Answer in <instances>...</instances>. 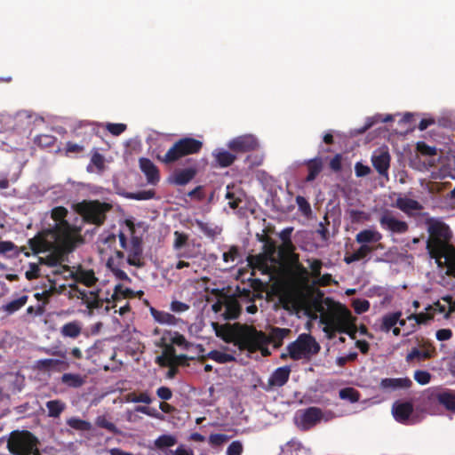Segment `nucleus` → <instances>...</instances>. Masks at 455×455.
<instances>
[{
    "label": "nucleus",
    "instance_id": "nucleus-42",
    "mask_svg": "<svg viewBox=\"0 0 455 455\" xmlns=\"http://www.w3.org/2000/svg\"><path fill=\"white\" fill-rule=\"evenodd\" d=\"M176 443L177 438L172 435H162L155 440V446L159 450L172 447Z\"/></svg>",
    "mask_w": 455,
    "mask_h": 455
},
{
    "label": "nucleus",
    "instance_id": "nucleus-23",
    "mask_svg": "<svg viewBox=\"0 0 455 455\" xmlns=\"http://www.w3.org/2000/svg\"><path fill=\"white\" fill-rule=\"evenodd\" d=\"M423 347V350H419L416 347L412 348L406 355V361L411 362L415 359L418 361H423L432 358L435 352V347L429 342H425Z\"/></svg>",
    "mask_w": 455,
    "mask_h": 455
},
{
    "label": "nucleus",
    "instance_id": "nucleus-21",
    "mask_svg": "<svg viewBox=\"0 0 455 455\" xmlns=\"http://www.w3.org/2000/svg\"><path fill=\"white\" fill-rule=\"evenodd\" d=\"M394 418L400 423L409 420L413 412V404L411 402H395L392 407Z\"/></svg>",
    "mask_w": 455,
    "mask_h": 455
},
{
    "label": "nucleus",
    "instance_id": "nucleus-52",
    "mask_svg": "<svg viewBox=\"0 0 455 455\" xmlns=\"http://www.w3.org/2000/svg\"><path fill=\"white\" fill-rule=\"evenodd\" d=\"M56 292L55 285H52L50 289L44 290L42 292L35 293L34 297L38 300L42 301L41 305L46 306L49 303L51 297Z\"/></svg>",
    "mask_w": 455,
    "mask_h": 455
},
{
    "label": "nucleus",
    "instance_id": "nucleus-15",
    "mask_svg": "<svg viewBox=\"0 0 455 455\" xmlns=\"http://www.w3.org/2000/svg\"><path fill=\"white\" fill-rule=\"evenodd\" d=\"M259 148L257 139L252 135H243L235 138L228 143V148L237 153H246Z\"/></svg>",
    "mask_w": 455,
    "mask_h": 455
},
{
    "label": "nucleus",
    "instance_id": "nucleus-55",
    "mask_svg": "<svg viewBox=\"0 0 455 455\" xmlns=\"http://www.w3.org/2000/svg\"><path fill=\"white\" fill-rule=\"evenodd\" d=\"M155 191L153 189L150 190H141L134 193H129L127 197L130 199H134L138 201L141 200H149L155 196Z\"/></svg>",
    "mask_w": 455,
    "mask_h": 455
},
{
    "label": "nucleus",
    "instance_id": "nucleus-6",
    "mask_svg": "<svg viewBox=\"0 0 455 455\" xmlns=\"http://www.w3.org/2000/svg\"><path fill=\"white\" fill-rule=\"evenodd\" d=\"M38 439L28 430L12 431L7 441V448L13 455H41Z\"/></svg>",
    "mask_w": 455,
    "mask_h": 455
},
{
    "label": "nucleus",
    "instance_id": "nucleus-37",
    "mask_svg": "<svg viewBox=\"0 0 455 455\" xmlns=\"http://www.w3.org/2000/svg\"><path fill=\"white\" fill-rule=\"evenodd\" d=\"M76 281L87 287H92L98 281L92 270H81L76 274Z\"/></svg>",
    "mask_w": 455,
    "mask_h": 455
},
{
    "label": "nucleus",
    "instance_id": "nucleus-49",
    "mask_svg": "<svg viewBox=\"0 0 455 455\" xmlns=\"http://www.w3.org/2000/svg\"><path fill=\"white\" fill-rule=\"evenodd\" d=\"M56 140V137L50 134H40L35 138V143L41 148H51Z\"/></svg>",
    "mask_w": 455,
    "mask_h": 455
},
{
    "label": "nucleus",
    "instance_id": "nucleus-2",
    "mask_svg": "<svg viewBox=\"0 0 455 455\" xmlns=\"http://www.w3.org/2000/svg\"><path fill=\"white\" fill-rule=\"evenodd\" d=\"M425 223L429 235L427 241L428 254L439 266H442L443 259L447 275L455 277V248L451 244L452 231L439 219L427 218Z\"/></svg>",
    "mask_w": 455,
    "mask_h": 455
},
{
    "label": "nucleus",
    "instance_id": "nucleus-1",
    "mask_svg": "<svg viewBox=\"0 0 455 455\" xmlns=\"http://www.w3.org/2000/svg\"><path fill=\"white\" fill-rule=\"evenodd\" d=\"M216 328V334L228 343H234L240 350H247L254 353L262 348L263 346L273 343L275 347L283 345V340L291 332L290 329L273 327L269 335L258 331L254 326L241 324L213 323Z\"/></svg>",
    "mask_w": 455,
    "mask_h": 455
},
{
    "label": "nucleus",
    "instance_id": "nucleus-58",
    "mask_svg": "<svg viewBox=\"0 0 455 455\" xmlns=\"http://www.w3.org/2000/svg\"><path fill=\"white\" fill-rule=\"evenodd\" d=\"M188 240V235L185 233L175 231L174 232V242H173V248L174 250H180L183 246L186 245L187 242Z\"/></svg>",
    "mask_w": 455,
    "mask_h": 455
},
{
    "label": "nucleus",
    "instance_id": "nucleus-25",
    "mask_svg": "<svg viewBox=\"0 0 455 455\" xmlns=\"http://www.w3.org/2000/svg\"><path fill=\"white\" fill-rule=\"evenodd\" d=\"M248 260L249 265L252 268H256L261 271L263 274H269L271 272V267L269 263H273L274 261L264 254L259 253L257 255L250 256Z\"/></svg>",
    "mask_w": 455,
    "mask_h": 455
},
{
    "label": "nucleus",
    "instance_id": "nucleus-39",
    "mask_svg": "<svg viewBox=\"0 0 455 455\" xmlns=\"http://www.w3.org/2000/svg\"><path fill=\"white\" fill-rule=\"evenodd\" d=\"M107 266L118 280L126 281L129 283L132 282V279L128 276V275L120 268V263H116L113 258L108 259Z\"/></svg>",
    "mask_w": 455,
    "mask_h": 455
},
{
    "label": "nucleus",
    "instance_id": "nucleus-35",
    "mask_svg": "<svg viewBox=\"0 0 455 455\" xmlns=\"http://www.w3.org/2000/svg\"><path fill=\"white\" fill-rule=\"evenodd\" d=\"M401 315H402L401 311H396V312H393V313L385 315L382 317V321H381V324H380V331H385V332L390 331L391 329L397 324Z\"/></svg>",
    "mask_w": 455,
    "mask_h": 455
},
{
    "label": "nucleus",
    "instance_id": "nucleus-40",
    "mask_svg": "<svg viewBox=\"0 0 455 455\" xmlns=\"http://www.w3.org/2000/svg\"><path fill=\"white\" fill-rule=\"evenodd\" d=\"M291 263L293 267V275H296L299 278H301L305 281L308 278V271L307 269L299 262V255L294 254L292 255V259L291 260Z\"/></svg>",
    "mask_w": 455,
    "mask_h": 455
},
{
    "label": "nucleus",
    "instance_id": "nucleus-64",
    "mask_svg": "<svg viewBox=\"0 0 455 455\" xmlns=\"http://www.w3.org/2000/svg\"><path fill=\"white\" fill-rule=\"evenodd\" d=\"M243 451L242 443L240 441H234L228 445L226 453L227 455H242Z\"/></svg>",
    "mask_w": 455,
    "mask_h": 455
},
{
    "label": "nucleus",
    "instance_id": "nucleus-60",
    "mask_svg": "<svg viewBox=\"0 0 455 455\" xmlns=\"http://www.w3.org/2000/svg\"><path fill=\"white\" fill-rule=\"evenodd\" d=\"M295 246L292 241H285L282 242V245L279 248V253L281 256H290L291 260L292 259V255H294Z\"/></svg>",
    "mask_w": 455,
    "mask_h": 455
},
{
    "label": "nucleus",
    "instance_id": "nucleus-20",
    "mask_svg": "<svg viewBox=\"0 0 455 455\" xmlns=\"http://www.w3.org/2000/svg\"><path fill=\"white\" fill-rule=\"evenodd\" d=\"M139 164L148 183L155 185L160 180L159 170L150 159L140 157Z\"/></svg>",
    "mask_w": 455,
    "mask_h": 455
},
{
    "label": "nucleus",
    "instance_id": "nucleus-31",
    "mask_svg": "<svg viewBox=\"0 0 455 455\" xmlns=\"http://www.w3.org/2000/svg\"><path fill=\"white\" fill-rule=\"evenodd\" d=\"M60 331L62 337L76 339L82 332V324L79 321L68 322L60 328Z\"/></svg>",
    "mask_w": 455,
    "mask_h": 455
},
{
    "label": "nucleus",
    "instance_id": "nucleus-8",
    "mask_svg": "<svg viewBox=\"0 0 455 455\" xmlns=\"http://www.w3.org/2000/svg\"><path fill=\"white\" fill-rule=\"evenodd\" d=\"M443 405L446 410L455 411V390H435L423 396V410L435 413V406Z\"/></svg>",
    "mask_w": 455,
    "mask_h": 455
},
{
    "label": "nucleus",
    "instance_id": "nucleus-51",
    "mask_svg": "<svg viewBox=\"0 0 455 455\" xmlns=\"http://www.w3.org/2000/svg\"><path fill=\"white\" fill-rule=\"evenodd\" d=\"M95 424L97 427L107 429L111 433H117V428L116 425L110 422L105 415L98 416L96 418Z\"/></svg>",
    "mask_w": 455,
    "mask_h": 455
},
{
    "label": "nucleus",
    "instance_id": "nucleus-10",
    "mask_svg": "<svg viewBox=\"0 0 455 455\" xmlns=\"http://www.w3.org/2000/svg\"><path fill=\"white\" fill-rule=\"evenodd\" d=\"M289 355L293 360H299L309 355H315L320 351V346L309 334H301L288 345Z\"/></svg>",
    "mask_w": 455,
    "mask_h": 455
},
{
    "label": "nucleus",
    "instance_id": "nucleus-43",
    "mask_svg": "<svg viewBox=\"0 0 455 455\" xmlns=\"http://www.w3.org/2000/svg\"><path fill=\"white\" fill-rule=\"evenodd\" d=\"M67 425L73 429L80 431H90L92 429V424L89 421L76 417L68 419Z\"/></svg>",
    "mask_w": 455,
    "mask_h": 455
},
{
    "label": "nucleus",
    "instance_id": "nucleus-9",
    "mask_svg": "<svg viewBox=\"0 0 455 455\" xmlns=\"http://www.w3.org/2000/svg\"><path fill=\"white\" fill-rule=\"evenodd\" d=\"M354 320L351 312L345 306L339 304L338 310L331 313L323 322L325 327L323 331L328 334L330 339L335 336V332L343 333L348 331L347 329Z\"/></svg>",
    "mask_w": 455,
    "mask_h": 455
},
{
    "label": "nucleus",
    "instance_id": "nucleus-61",
    "mask_svg": "<svg viewBox=\"0 0 455 455\" xmlns=\"http://www.w3.org/2000/svg\"><path fill=\"white\" fill-rule=\"evenodd\" d=\"M276 251V244L275 242L271 239L268 242L265 243L263 244V252L265 256L268 257L270 259H272L274 262L275 261L274 255Z\"/></svg>",
    "mask_w": 455,
    "mask_h": 455
},
{
    "label": "nucleus",
    "instance_id": "nucleus-26",
    "mask_svg": "<svg viewBox=\"0 0 455 455\" xmlns=\"http://www.w3.org/2000/svg\"><path fill=\"white\" fill-rule=\"evenodd\" d=\"M224 307L222 315L226 320L236 319L241 314V305L235 298H228L224 302Z\"/></svg>",
    "mask_w": 455,
    "mask_h": 455
},
{
    "label": "nucleus",
    "instance_id": "nucleus-12",
    "mask_svg": "<svg viewBox=\"0 0 455 455\" xmlns=\"http://www.w3.org/2000/svg\"><path fill=\"white\" fill-rule=\"evenodd\" d=\"M323 411L315 406L299 410L295 416V424L302 431H307L316 426L323 419Z\"/></svg>",
    "mask_w": 455,
    "mask_h": 455
},
{
    "label": "nucleus",
    "instance_id": "nucleus-7",
    "mask_svg": "<svg viewBox=\"0 0 455 455\" xmlns=\"http://www.w3.org/2000/svg\"><path fill=\"white\" fill-rule=\"evenodd\" d=\"M68 212V210L63 206H58L52 210V218L56 221V224L52 228L48 229V235H50L51 238H63L62 229H67L68 235L73 240L84 242L80 234L81 229L70 225L65 220Z\"/></svg>",
    "mask_w": 455,
    "mask_h": 455
},
{
    "label": "nucleus",
    "instance_id": "nucleus-29",
    "mask_svg": "<svg viewBox=\"0 0 455 455\" xmlns=\"http://www.w3.org/2000/svg\"><path fill=\"white\" fill-rule=\"evenodd\" d=\"M134 292L130 288L124 287L123 284L119 283L115 286L112 294L109 293L108 298L110 299V309L116 307V302L124 298H132Z\"/></svg>",
    "mask_w": 455,
    "mask_h": 455
},
{
    "label": "nucleus",
    "instance_id": "nucleus-24",
    "mask_svg": "<svg viewBox=\"0 0 455 455\" xmlns=\"http://www.w3.org/2000/svg\"><path fill=\"white\" fill-rule=\"evenodd\" d=\"M291 368L289 366H283L277 368L270 376L268 385L271 387H283L285 385L290 378Z\"/></svg>",
    "mask_w": 455,
    "mask_h": 455
},
{
    "label": "nucleus",
    "instance_id": "nucleus-27",
    "mask_svg": "<svg viewBox=\"0 0 455 455\" xmlns=\"http://www.w3.org/2000/svg\"><path fill=\"white\" fill-rule=\"evenodd\" d=\"M382 239V235L371 228L361 230L355 235V242L360 244H369L372 243H378Z\"/></svg>",
    "mask_w": 455,
    "mask_h": 455
},
{
    "label": "nucleus",
    "instance_id": "nucleus-22",
    "mask_svg": "<svg viewBox=\"0 0 455 455\" xmlns=\"http://www.w3.org/2000/svg\"><path fill=\"white\" fill-rule=\"evenodd\" d=\"M394 206L408 216H413V211H420L423 209V206L417 200L401 196L395 200Z\"/></svg>",
    "mask_w": 455,
    "mask_h": 455
},
{
    "label": "nucleus",
    "instance_id": "nucleus-4",
    "mask_svg": "<svg viewBox=\"0 0 455 455\" xmlns=\"http://www.w3.org/2000/svg\"><path fill=\"white\" fill-rule=\"evenodd\" d=\"M204 147L202 140L193 137H182L176 140L164 155H156V159L165 165L172 164L183 157L199 154Z\"/></svg>",
    "mask_w": 455,
    "mask_h": 455
},
{
    "label": "nucleus",
    "instance_id": "nucleus-36",
    "mask_svg": "<svg viewBox=\"0 0 455 455\" xmlns=\"http://www.w3.org/2000/svg\"><path fill=\"white\" fill-rule=\"evenodd\" d=\"M28 300V296L22 295L20 298L13 299L2 306L1 310L6 312L8 315H12L23 307Z\"/></svg>",
    "mask_w": 455,
    "mask_h": 455
},
{
    "label": "nucleus",
    "instance_id": "nucleus-48",
    "mask_svg": "<svg viewBox=\"0 0 455 455\" xmlns=\"http://www.w3.org/2000/svg\"><path fill=\"white\" fill-rule=\"evenodd\" d=\"M126 401L130 403H143L146 404H149L152 403L153 399L148 392H141L139 395L136 393H129L126 395Z\"/></svg>",
    "mask_w": 455,
    "mask_h": 455
},
{
    "label": "nucleus",
    "instance_id": "nucleus-44",
    "mask_svg": "<svg viewBox=\"0 0 455 455\" xmlns=\"http://www.w3.org/2000/svg\"><path fill=\"white\" fill-rule=\"evenodd\" d=\"M152 315L160 323H167V324H174L176 318L173 315L164 312V311H158L154 308L151 309Z\"/></svg>",
    "mask_w": 455,
    "mask_h": 455
},
{
    "label": "nucleus",
    "instance_id": "nucleus-62",
    "mask_svg": "<svg viewBox=\"0 0 455 455\" xmlns=\"http://www.w3.org/2000/svg\"><path fill=\"white\" fill-rule=\"evenodd\" d=\"M353 307L357 314H363L370 309V302L367 299H357L353 301Z\"/></svg>",
    "mask_w": 455,
    "mask_h": 455
},
{
    "label": "nucleus",
    "instance_id": "nucleus-14",
    "mask_svg": "<svg viewBox=\"0 0 455 455\" xmlns=\"http://www.w3.org/2000/svg\"><path fill=\"white\" fill-rule=\"evenodd\" d=\"M125 251L128 253L127 263L130 266L136 267H142L144 266L145 263L143 260V246L141 238L133 235Z\"/></svg>",
    "mask_w": 455,
    "mask_h": 455
},
{
    "label": "nucleus",
    "instance_id": "nucleus-34",
    "mask_svg": "<svg viewBox=\"0 0 455 455\" xmlns=\"http://www.w3.org/2000/svg\"><path fill=\"white\" fill-rule=\"evenodd\" d=\"M213 156L217 162V164L220 167H228L233 164L235 160L236 159V156L224 149H220L218 151H215L213 153Z\"/></svg>",
    "mask_w": 455,
    "mask_h": 455
},
{
    "label": "nucleus",
    "instance_id": "nucleus-30",
    "mask_svg": "<svg viewBox=\"0 0 455 455\" xmlns=\"http://www.w3.org/2000/svg\"><path fill=\"white\" fill-rule=\"evenodd\" d=\"M306 165L308 170V174L306 177V181L312 182L316 179V177L320 174V172L323 170V160L320 157L309 159L306 162Z\"/></svg>",
    "mask_w": 455,
    "mask_h": 455
},
{
    "label": "nucleus",
    "instance_id": "nucleus-5",
    "mask_svg": "<svg viewBox=\"0 0 455 455\" xmlns=\"http://www.w3.org/2000/svg\"><path fill=\"white\" fill-rule=\"evenodd\" d=\"M73 208L84 222L100 227L105 223L107 214L113 205L99 200H83L75 204Z\"/></svg>",
    "mask_w": 455,
    "mask_h": 455
},
{
    "label": "nucleus",
    "instance_id": "nucleus-56",
    "mask_svg": "<svg viewBox=\"0 0 455 455\" xmlns=\"http://www.w3.org/2000/svg\"><path fill=\"white\" fill-rule=\"evenodd\" d=\"M307 262L311 269V275L314 278L320 277L323 262L319 259H307Z\"/></svg>",
    "mask_w": 455,
    "mask_h": 455
},
{
    "label": "nucleus",
    "instance_id": "nucleus-38",
    "mask_svg": "<svg viewBox=\"0 0 455 455\" xmlns=\"http://www.w3.org/2000/svg\"><path fill=\"white\" fill-rule=\"evenodd\" d=\"M48 416L58 418L66 408V404L60 400H51L46 403Z\"/></svg>",
    "mask_w": 455,
    "mask_h": 455
},
{
    "label": "nucleus",
    "instance_id": "nucleus-16",
    "mask_svg": "<svg viewBox=\"0 0 455 455\" xmlns=\"http://www.w3.org/2000/svg\"><path fill=\"white\" fill-rule=\"evenodd\" d=\"M391 156L387 148H379L373 152L371 163L381 176H387L390 167Z\"/></svg>",
    "mask_w": 455,
    "mask_h": 455
},
{
    "label": "nucleus",
    "instance_id": "nucleus-33",
    "mask_svg": "<svg viewBox=\"0 0 455 455\" xmlns=\"http://www.w3.org/2000/svg\"><path fill=\"white\" fill-rule=\"evenodd\" d=\"M94 133L95 126L91 123H80L74 129L75 136L83 137V140L84 141L91 140Z\"/></svg>",
    "mask_w": 455,
    "mask_h": 455
},
{
    "label": "nucleus",
    "instance_id": "nucleus-28",
    "mask_svg": "<svg viewBox=\"0 0 455 455\" xmlns=\"http://www.w3.org/2000/svg\"><path fill=\"white\" fill-rule=\"evenodd\" d=\"M412 385L409 378H386L380 382L383 389L408 388Z\"/></svg>",
    "mask_w": 455,
    "mask_h": 455
},
{
    "label": "nucleus",
    "instance_id": "nucleus-45",
    "mask_svg": "<svg viewBox=\"0 0 455 455\" xmlns=\"http://www.w3.org/2000/svg\"><path fill=\"white\" fill-rule=\"evenodd\" d=\"M209 358L219 363H226L235 361L234 355L218 350H212L208 354Z\"/></svg>",
    "mask_w": 455,
    "mask_h": 455
},
{
    "label": "nucleus",
    "instance_id": "nucleus-50",
    "mask_svg": "<svg viewBox=\"0 0 455 455\" xmlns=\"http://www.w3.org/2000/svg\"><path fill=\"white\" fill-rule=\"evenodd\" d=\"M434 313L431 311L420 312L419 314H411L408 316V320H415L418 324H426L434 319Z\"/></svg>",
    "mask_w": 455,
    "mask_h": 455
},
{
    "label": "nucleus",
    "instance_id": "nucleus-47",
    "mask_svg": "<svg viewBox=\"0 0 455 455\" xmlns=\"http://www.w3.org/2000/svg\"><path fill=\"white\" fill-rule=\"evenodd\" d=\"M339 397L350 403H356L360 399V393L354 387H345L339 390Z\"/></svg>",
    "mask_w": 455,
    "mask_h": 455
},
{
    "label": "nucleus",
    "instance_id": "nucleus-59",
    "mask_svg": "<svg viewBox=\"0 0 455 455\" xmlns=\"http://www.w3.org/2000/svg\"><path fill=\"white\" fill-rule=\"evenodd\" d=\"M323 220H324L323 222L319 223L316 232L321 235V238L323 241H327L329 239L328 226L330 225V221H329L327 213L324 215Z\"/></svg>",
    "mask_w": 455,
    "mask_h": 455
},
{
    "label": "nucleus",
    "instance_id": "nucleus-13",
    "mask_svg": "<svg viewBox=\"0 0 455 455\" xmlns=\"http://www.w3.org/2000/svg\"><path fill=\"white\" fill-rule=\"evenodd\" d=\"M380 227L393 234H405L409 230V225L404 220L395 218L394 213L389 210H385L379 219Z\"/></svg>",
    "mask_w": 455,
    "mask_h": 455
},
{
    "label": "nucleus",
    "instance_id": "nucleus-18",
    "mask_svg": "<svg viewBox=\"0 0 455 455\" xmlns=\"http://www.w3.org/2000/svg\"><path fill=\"white\" fill-rule=\"evenodd\" d=\"M69 363L65 360L45 358L35 362V369L39 371H57L60 372L68 370Z\"/></svg>",
    "mask_w": 455,
    "mask_h": 455
},
{
    "label": "nucleus",
    "instance_id": "nucleus-46",
    "mask_svg": "<svg viewBox=\"0 0 455 455\" xmlns=\"http://www.w3.org/2000/svg\"><path fill=\"white\" fill-rule=\"evenodd\" d=\"M314 306L316 308L317 311L322 312L323 310V304L331 307L334 304V301L332 299L326 297L324 298V294L322 291L318 290L316 296L314 299Z\"/></svg>",
    "mask_w": 455,
    "mask_h": 455
},
{
    "label": "nucleus",
    "instance_id": "nucleus-11",
    "mask_svg": "<svg viewBox=\"0 0 455 455\" xmlns=\"http://www.w3.org/2000/svg\"><path fill=\"white\" fill-rule=\"evenodd\" d=\"M72 289L76 292V297L82 299L83 303L86 305V307L90 311L102 308L105 303V310L107 312L110 310V299L108 298L109 291L104 292L101 289L87 291L85 290L79 289L76 286Z\"/></svg>",
    "mask_w": 455,
    "mask_h": 455
},
{
    "label": "nucleus",
    "instance_id": "nucleus-17",
    "mask_svg": "<svg viewBox=\"0 0 455 455\" xmlns=\"http://www.w3.org/2000/svg\"><path fill=\"white\" fill-rule=\"evenodd\" d=\"M28 245L35 254L39 252H46L54 245L53 239L48 235V229L43 233H39L33 238L28 239Z\"/></svg>",
    "mask_w": 455,
    "mask_h": 455
},
{
    "label": "nucleus",
    "instance_id": "nucleus-63",
    "mask_svg": "<svg viewBox=\"0 0 455 455\" xmlns=\"http://www.w3.org/2000/svg\"><path fill=\"white\" fill-rule=\"evenodd\" d=\"M106 129L112 135L119 136L120 134H122L127 129V125L125 124L108 123L106 124Z\"/></svg>",
    "mask_w": 455,
    "mask_h": 455
},
{
    "label": "nucleus",
    "instance_id": "nucleus-3",
    "mask_svg": "<svg viewBox=\"0 0 455 455\" xmlns=\"http://www.w3.org/2000/svg\"><path fill=\"white\" fill-rule=\"evenodd\" d=\"M63 238H52L54 245L49 250V253L44 257H39V263L45 265L50 267H55L52 271L54 275H61L69 268L64 262L68 259V254L72 252L77 243H81V241L73 240L67 234V229H62Z\"/></svg>",
    "mask_w": 455,
    "mask_h": 455
},
{
    "label": "nucleus",
    "instance_id": "nucleus-41",
    "mask_svg": "<svg viewBox=\"0 0 455 455\" xmlns=\"http://www.w3.org/2000/svg\"><path fill=\"white\" fill-rule=\"evenodd\" d=\"M61 382L70 387H80L84 385V380L79 374L64 373L61 377Z\"/></svg>",
    "mask_w": 455,
    "mask_h": 455
},
{
    "label": "nucleus",
    "instance_id": "nucleus-54",
    "mask_svg": "<svg viewBox=\"0 0 455 455\" xmlns=\"http://www.w3.org/2000/svg\"><path fill=\"white\" fill-rule=\"evenodd\" d=\"M376 248L370 244H361V246L354 251L355 256L357 260H362L367 258L371 252H373Z\"/></svg>",
    "mask_w": 455,
    "mask_h": 455
},
{
    "label": "nucleus",
    "instance_id": "nucleus-19",
    "mask_svg": "<svg viewBox=\"0 0 455 455\" xmlns=\"http://www.w3.org/2000/svg\"><path fill=\"white\" fill-rule=\"evenodd\" d=\"M196 166H189L184 169H177L169 177V182L177 186H185L189 183L196 175Z\"/></svg>",
    "mask_w": 455,
    "mask_h": 455
},
{
    "label": "nucleus",
    "instance_id": "nucleus-57",
    "mask_svg": "<svg viewBox=\"0 0 455 455\" xmlns=\"http://www.w3.org/2000/svg\"><path fill=\"white\" fill-rule=\"evenodd\" d=\"M226 199L228 200V205L231 209L238 208L240 203L242 202V198L237 196L235 192L230 190V186L227 187Z\"/></svg>",
    "mask_w": 455,
    "mask_h": 455
},
{
    "label": "nucleus",
    "instance_id": "nucleus-32",
    "mask_svg": "<svg viewBox=\"0 0 455 455\" xmlns=\"http://www.w3.org/2000/svg\"><path fill=\"white\" fill-rule=\"evenodd\" d=\"M196 225L207 237L212 240L222 232L220 227L212 223L204 222L203 220H196Z\"/></svg>",
    "mask_w": 455,
    "mask_h": 455
},
{
    "label": "nucleus",
    "instance_id": "nucleus-53",
    "mask_svg": "<svg viewBox=\"0 0 455 455\" xmlns=\"http://www.w3.org/2000/svg\"><path fill=\"white\" fill-rule=\"evenodd\" d=\"M296 204L298 205V208L299 212L304 215L308 217L312 213L310 204L307 202V200L302 196H296Z\"/></svg>",
    "mask_w": 455,
    "mask_h": 455
}]
</instances>
